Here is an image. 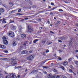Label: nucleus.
<instances>
[{
  "label": "nucleus",
  "instance_id": "1",
  "mask_svg": "<svg viewBox=\"0 0 78 78\" xmlns=\"http://www.w3.org/2000/svg\"><path fill=\"white\" fill-rule=\"evenodd\" d=\"M8 34L9 35V36H10L12 37H14L15 36L14 35V33L11 31H9Z\"/></svg>",
  "mask_w": 78,
  "mask_h": 78
},
{
  "label": "nucleus",
  "instance_id": "2",
  "mask_svg": "<svg viewBox=\"0 0 78 78\" xmlns=\"http://www.w3.org/2000/svg\"><path fill=\"white\" fill-rule=\"evenodd\" d=\"M27 28L28 29V31L30 33H31L33 31V29L31 26L30 25H28L27 26Z\"/></svg>",
  "mask_w": 78,
  "mask_h": 78
},
{
  "label": "nucleus",
  "instance_id": "3",
  "mask_svg": "<svg viewBox=\"0 0 78 78\" xmlns=\"http://www.w3.org/2000/svg\"><path fill=\"white\" fill-rule=\"evenodd\" d=\"M33 58H34L33 56L31 55L27 57V59L28 60H32V59H33Z\"/></svg>",
  "mask_w": 78,
  "mask_h": 78
},
{
  "label": "nucleus",
  "instance_id": "4",
  "mask_svg": "<svg viewBox=\"0 0 78 78\" xmlns=\"http://www.w3.org/2000/svg\"><path fill=\"white\" fill-rule=\"evenodd\" d=\"M3 43L5 45H7L8 44V41L6 40H4L3 41Z\"/></svg>",
  "mask_w": 78,
  "mask_h": 78
},
{
  "label": "nucleus",
  "instance_id": "5",
  "mask_svg": "<svg viewBox=\"0 0 78 78\" xmlns=\"http://www.w3.org/2000/svg\"><path fill=\"white\" fill-rule=\"evenodd\" d=\"M10 75L11 78H17V76L13 74H10Z\"/></svg>",
  "mask_w": 78,
  "mask_h": 78
},
{
  "label": "nucleus",
  "instance_id": "6",
  "mask_svg": "<svg viewBox=\"0 0 78 78\" xmlns=\"http://www.w3.org/2000/svg\"><path fill=\"white\" fill-rule=\"evenodd\" d=\"M0 48H2V49H5L6 47V46L5 45L0 44Z\"/></svg>",
  "mask_w": 78,
  "mask_h": 78
},
{
  "label": "nucleus",
  "instance_id": "7",
  "mask_svg": "<svg viewBox=\"0 0 78 78\" xmlns=\"http://www.w3.org/2000/svg\"><path fill=\"white\" fill-rule=\"evenodd\" d=\"M16 45H17V43L16 42V41H13V42H12V45H13V46H16Z\"/></svg>",
  "mask_w": 78,
  "mask_h": 78
},
{
  "label": "nucleus",
  "instance_id": "8",
  "mask_svg": "<svg viewBox=\"0 0 78 78\" xmlns=\"http://www.w3.org/2000/svg\"><path fill=\"white\" fill-rule=\"evenodd\" d=\"M2 22V23H6V22L5 20V18H3V20H0V22Z\"/></svg>",
  "mask_w": 78,
  "mask_h": 78
},
{
  "label": "nucleus",
  "instance_id": "9",
  "mask_svg": "<svg viewBox=\"0 0 78 78\" xmlns=\"http://www.w3.org/2000/svg\"><path fill=\"white\" fill-rule=\"evenodd\" d=\"M1 60L2 61H8V58H1Z\"/></svg>",
  "mask_w": 78,
  "mask_h": 78
},
{
  "label": "nucleus",
  "instance_id": "10",
  "mask_svg": "<svg viewBox=\"0 0 78 78\" xmlns=\"http://www.w3.org/2000/svg\"><path fill=\"white\" fill-rule=\"evenodd\" d=\"M21 37L23 38H26V34H23L21 35Z\"/></svg>",
  "mask_w": 78,
  "mask_h": 78
},
{
  "label": "nucleus",
  "instance_id": "11",
  "mask_svg": "<svg viewBox=\"0 0 78 78\" xmlns=\"http://www.w3.org/2000/svg\"><path fill=\"white\" fill-rule=\"evenodd\" d=\"M0 11L1 12H5V10L1 8L0 9Z\"/></svg>",
  "mask_w": 78,
  "mask_h": 78
},
{
  "label": "nucleus",
  "instance_id": "12",
  "mask_svg": "<svg viewBox=\"0 0 78 78\" xmlns=\"http://www.w3.org/2000/svg\"><path fill=\"white\" fill-rule=\"evenodd\" d=\"M68 64V63L67 62H63V65L64 66H67V64Z\"/></svg>",
  "mask_w": 78,
  "mask_h": 78
},
{
  "label": "nucleus",
  "instance_id": "13",
  "mask_svg": "<svg viewBox=\"0 0 78 78\" xmlns=\"http://www.w3.org/2000/svg\"><path fill=\"white\" fill-rule=\"evenodd\" d=\"M52 78H60V76H58V75H57V76H52Z\"/></svg>",
  "mask_w": 78,
  "mask_h": 78
},
{
  "label": "nucleus",
  "instance_id": "14",
  "mask_svg": "<svg viewBox=\"0 0 78 78\" xmlns=\"http://www.w3.org/2000/svg\"><path fill=\"white\" fill-rule=\"evenodd\" d=\"M74 63L78 67V61H74Z\"/></svg>",
  "mask_w": 78,
  "mask_h": 78
},
{
  "label": "nucleus",
  "instance_id": "15",
  "mask_svg": "<svg viewBox=\"0 0 78 78\" xmlns=\"http://www.w3.org/2000/svg\"><path fill=\"white\" fill-rule=\"evenodd\" d=\"M37 41H38V40L37 39H36L33 42L34 44H36V42H37Z\"/></svg>",
  "mask_w": 78,
  "mask_h": 78
},
{
  "label": "nucleus",
  "instance_id": "16",
  "mask_svg": "<svg viewBox=\"0 0 78 78\" xmlns=\"http://www.w3.org/2000/svg\"><path fill=\"white\" fill-rule=\"evenodd\" d=\"M66 39V37H63L60 38V39L61 40H64Z\"/></svg>",
  "mask_w": 78,
  "mask_h": 78
},
{
  "label": "nucleus",
  "instance_id": "17",
  "mask_svg": "<svg viewBox=\"0 0 78 78\" xmlns=\"http://www.w3.org/2000/svg\"><path fill=\"white\" fill-rule=\"evenodd\" d=\"M2 6H4V7L5 8H7L8 6H7V5H6L2 4Z\"/></svg>",
  "mask_w": 78,
  "mask_h": 78
},
{
  "label": "nucleus",
  "instance_id": "18",
  "mask_svg": "<svg viewBox=\"0 0 78 78\" xmlns=\"http://www.w3.org/2000/svg\"><path fill=\"white\" fill-rule=\"evenodd\" d=\"M38 72V70L37 69L33 71L32 72H31V73H34V72Z\"/></svg>",
  "mask_w": 78,
  "mask_h": 78
},
{
  "label": "nucleus",
  "instance_id": "19",
  "mask_svg": "<svg viewBox=\"0 0 78 78\" xmlns=\"http://www.w3.org/2000/svg\"><path fill=\"white\" fill-rule=\"evenodd\" d=\"M48 78H52L53 77H51V75L50 74H49L48 75Z\"/></svg>",
  "mask_w": 78,
  "mask_h": 78
},
{
  "label": "nucleus",
  "instance_id": "20",
  "mask_svg": "<svg viewBox=\"0 0 78 78\" xmlns=\"http://www.w3.org/2000/svg\"><path fill=\"white\" fill-rule=\"evenodd\" d=\"M16 11H17V10H12V11L11 13H15L16 12Z\"/></svg>",
  "mask_w": 78,
  "mask_h": 78
},
{
  "label": "nucleus",
  "instance_id": "21",
  "mask_svg": "<svg viewBox=\"0 0 78 78\" xmlns=\"http://www.w3.org/2000/svg\"><path fill=\"white\" fill-rule=\"evenodd\" d=\"M68 60L69 62H72V58H70L69 59H68Z\"/></svg>",
  "mask_w": 78,
  "mask_h": 78
},
{
  "label": "nucleus",
  "instance_id": "22",
  "mask_svg": "<svg viewBox=\"0 0 78 78\" xmlns=\"http://www.w3.org/2000/svg\"><path fill=\"white\" fill-rule=\"evenodd\" d=\"M12 64H13V65H15V64H17V63L16 62H12Z\"/></svg>",
  "mask_w": 78,
  "mask_h": 78
},
{
  "label": "nucleus",
  "instance_id": "23",
  "mask_svg": "<svg viewBox=\"0 0 78 78\" xmlns=\"http://www.w3.org/2000/svg\"><path fill=\"white\" fill-rule=\"evenodd\" d=\"M17 27L14 26L12 27V28L13 30H16Z\"/></svg>",
  "mask_w": 78,
  "mask_h": 78
},
{
  "label": "nucleus",
  "instance_id": "24",
  "mask_svg": "<svg viewBox=\"0 0 78 78\" xmlns=\"http://www.w3.org/2000/svg\"><path fill=\"white\" fill-rule=\"evenodd\" d=\"M2 39L4 40H6V37L4 36L2 37Z\"/></svg>",
  "mask_w": 78,
  "mask_h": 78
},
{
  "label": "nucleus",
  "instance_id": "25",
  "mask_svg": "<svg viewBox=\"0 0 78 78\" xmlns=\"http://www.w3.org/2000/svg\"><path fill=\"white\" fill-rule=\"evenodd\" d=\"M58 11L59 12H63L64 10L61 9H59L58 10Z\"/></svg>",
  "mask_w": 78,
  "mask_h": 78
},
{
  "label": "nucleus",
  "instance_id": "26",
  "mask_svg": "<svg viewBox=\"0 0 78 78\" xmlns=\"http://www.w3.org/2000/svg\"><path fill=\"white\" fill-rule=\"evenodd\" d=\"M3 74H0V78H3Z\"/></svg>",
  "mask_w": 78,
  "mask_h": 78
},
{
  "label": "nucleus",
  "instance_id": "27",
  "mask_svg": "<svg viewBox=\"0 0 78 78\" xmlns=\"http://www.w3.org/2000/svg\"><path fill=\"white\" fill-rule=\"evenodd\" d=\"M10 23H14V21L12 20H10Z\"/></svg>",
  "mask_w": 78,
  "mask_h": 78
},
{
  "label": "nucleus",
  "instance_id": "28",
  "mask_svg": "<svg viewBox=\"0 0 78 78\" xmlns=\"http://www.w3.org/2000/svg\"><path fill=\"white\" fill-rule=\"evenodd\" d=\"M11 60L12 61H15V60H16V58L14 59V58H12L11 59Z\"/></svg>",
  "mask_w": 78,
  "mask_h": 78
},
{
  "label": "nucleus",
  "instance_id": "29",
  "mask_svg": "<svg viewBox=\"0 0 78 78\" xmlns=\"http://www.w3.org/2000/svg\"><path fill=\"white\" fill-rule=\"evenodd\" d=\"M69 71L70 72H71V73H73L72 70L71 69H69Z\"/></svg>",
  "mask_w": 78,
  "mask_h": 78
},
{
  "label": "nucleus",
  "instance_id": "30",
  "mask_svg": "<svg viewBox=\"0 0 78 78\" xmlns=\"http://www.w3.org/2000/svg\"><path fill=\"white\" fill-rule=\"evenodd\" d=\"M28 52L27 51L24 50V53L25 54H27L28 53Z\"/></svg>",
  "mask_w": 78,
  "mask_h": 78
},
{
  "label": "nucleus",
  "instance_id": "31",
  "mask_svg": "<svg viewBox=\"0 0 78 78\" xmlns=\"http://www.w3.org/2000/svg\"><path fill=\"white\" fill-rule=\"evenodd\" d=\"M6 78H11V76H10L8 75L7 76Z\"/></svg>",
  "mask_w": 78,
  "mask_h": 78
},
{
  "label": "nucleus",
  "instance_id": "32",
  "mask_svg": "<svg viewBox=\"0 0 78 78\" xmlns=\"http://www.w3.org/2000/svg\"><path fill=\"white\" fill-rule=\"evenodd\" d=\"M61 68L62 69V70H64L65 69L64 68V66H62L61 67Z\"/></svg>",
  "mask_w": 78,
  "mask_h": 78
},
{
  "label": "nucleus",
  "instance_id": "33",
  "mask_svg": "<svg viewBox=\"0 0 78 78\" xmlns=\"http://www.w3.org/2000/svg\"><path fill=\"white\" fill-rule=\"evenodd\" d=\"M21 54H25V50L21 52Z\"/></svg>",
  "mask_w": 78,
  "mask_h": 78
},
{
  "label": "nucleus",
  "instance_id": "34",
  "mask_svg": "<svg viewBox=\"0 0 78 78\" xmlns=\"http://www.w3.org/2000/svg\"><path fill=\"white\" fill-rule=\"evenodd\" d=\"M17 15H20L21 16H22V15H23V14L21 13H17Z\"/></svg>",
  "mask_w": 78,
  "mask_h": 78
},
{
  "label": "nucleus",
  "instance_id": "35",
  "mask_svg": "<svg viewBox=\"0 0 78 78\" xmlns=\"http://www.w3.org/2000/svg\"><path fill=\"white\" fill-rule=\"evenodd\" d=\"M62 78H67L66 76H62Z\"/></svg>",
  "mask_w": 78,
  "mask_h": 78
},
{
  "label": "nucleus",
  "instance_id": "36",
  "mask_svg": "<svg viewBox=\"0 0 78 78\" xmlns=\"http://www.w3.org/2000/svg\"><path fill=\"white\" fill-rule=\"evenodd\" d=\"M46 43V41H42V43L43 44H45Z\"/></svg>",
  "mask_w": 78,
  "mask_h": 78
},
{
  "label": "nucleus",
  "instance_id": "37",
  "mask_svg": "<svg viewBox=\"0 0 78 78\" xmlns=\"http://www.w3.org/2000/svg\"><path fill=\"white\" fill-rule=\"evenodd\" d=\"M50 15H51V16H53L54 14H53V12H51L50 13Z\"/></svg>",
  "mask_w": 78,
  "mask_h": 78
},
{
  "label": "nucleus",
  "instance_id": "38",
  "mask_svg": "<svg viewBox=\"0 0 78 78\" xmlns=\"http://www.w3.org/2000/svg\"><path fill=\"white\" fill-rule=\"evenodd\" d=\"M70 67L71 68V69H73V66H72V65H70Z\"/></svg>",
  "mask_w": 78,
  "mask_h": 78
},
{
  "label": "nucleus",
  "instance_id": "39",
  "mask_svg": "<svg viewBox=\"0 0 78 78\" xmlns=\"http://www.w3.org/2000/svg\"><path fill=\"white\" fill-rule=\"evenodd\" d=\"M58 58L59 60H60V61H61L62 60V58H61L60 57H59Z\"/></svg>",
  "mask_w": 78,
  "mask_h": 78
},
{
  "label": "nucleus",
  "instance_id": "40",
  "mask_svg": "<svg viewBox=\"0 0 78 78\" xmlns=\"http://www.w3.org/2000/svg\"><path fill=\"white\" fill-rule=\"evenodd\" d=\"M58 41L59 42H61V43H62V41H61V40H58Z\"/></svg>",
  "mask_w": 78,
  "mask_h": 78
},
{
  "label": "nucleus",
  "instance_id": "41",
  "mask_svg": "<svg viewBox=\"0 0 78 78\" xmlns=\"http://www.w3.org/2000/svg\"><path fill=\"white\" fill-rule=\"evenodd\" d=\"M27 42H28V41H26L24 44H23V45H26V44H27Z\"/></svg>",
  "mask_w": 78,
  "mask_h": 78
},
{
  "label": "nucleus",
  "instance_id": "42",
  "mask_svg": "<svg viewBox=\"0 0 78 78\" xmlns=\"http://www.w3.org/2000/svg\"><path fill=\"white\" fill-rule=\"evenodd\" d=\"M22 9H20L18 10V12H20V11H21Z\"/></svg>",
  "mask_w": 78,
  "mask_h": 78
},
{
  "label": "nucleus",
  "instance_id": "43",
  "mask_svg": "<svg viewBox=\"0 0 78 78\" xmlns=\"http://www.w3.org/2000/svg\"><path fill=\"white\" fill-rule=\"evenodd\" d=\"M32 7L33 8H36V6L35 5H33L32 6Z\"/></svg>",
  "mask_w": 78,
  "mask_h": 78
},
{
  "label": "nucleus",
  "instance_id": "44",
  "mask_svg": "<svg viewBox=\"0 0 78 78\" xmlns=\"http://www.w3.org/2000/svg\"><path fill=\"white\" fill-rule=\"evenodd\" d=\"M48 52H49V50H48V49L46 51V53H48Z\"/></svg>",
  "mask_w": 78,
  "mask_h": 78
},
{
  "label": "nucleus",
  "instance_id": "45",
  "mask_svg": "<svg viewBox=\"0 0 78 78\" xmlns=\"http://www.w3.org/2000/svg\"><path fill=\"white\" fill-rule=\"evenodd\" d=\"M43 73H45V74H47V72L45 71H43Z\"/></svg>",
  "mask_w": 78,
  "mask_h": 78
},
{
  "label": "nucleus",
  "instance_id": "46",
  "mask_svg": "<svg viewBox=\"0 0 78 78\" xmlns=\"http://www.w3.org/2000/svg\"><path fill=\"white\" fill-rule=\"evenodd\" d=\"M43 68H44V69H47V66H43Z\"/></svg>",
  "mask_w": 78,
  "mask_h": 78
},
{
  "label": "nucleus",
  "instance_id": "47",
  "mask_svg": "<svg viewBox=\"0 0 78 78\" xmlns=\"http://www.w3.org/2000/svg\"><path fill=\"white\" fill-rule=\"evenodd\" d=\"M4 52H5L6 53H8V51L7 50H5L4 51Z\"/></svg>",
  "mask_w": 78,
  "mask_h": 78
},
{
  "label": "nucleus",
  "instance_id": "48",
  "mask_svg": "<svg viewBox=\"0 0 78 78\" xmlns=\"http://www.w3.org/2000/svg\"><path fill=\"white\" fill-rule=\"evenodd\" d=\"M19 32L20 33H22V29H20V31H19Z\"/></svg>",
  "mask_w": 78,
  "mask_h": 78
},
{
  "label": "nucleus",
  "instance_id": "49",
  "mask_svg": "<svg viewBox=\"0 0 78 78\" xmlns=\"http://www.w3.org/2000/svg\"><path fill=\"white\" fill-rule=\"evenodd\" d=\"M22 67H22V66H20L18 67V69H20V68H22Z\"/></svg>",
  "mask_w": 78,
  "mask_h": 78
},
{
  "label": "nucleus",
  "instance_id": "50",
  "mask_svg": "<svg viewBox=\"0 0 78 78\" xmlns=\"http://www.w3.org/2000/svg\"><path fill=\"white\" fill-rule=\"evenodd\" d=\"M51 5H54V3H53L51 2Z\"/></svg>",
  "mask_w": 78,
  "mask_h": 78
},
{
  "label": "nucleus",
  "instance_id": "51",
  "mask_svg": "<svg viewBox=\"0 0 78 78\" xmlns=\"http://www.w3.org/2000/svg\"><path fill=\"white\" fill-rule=\"evenodd\" d=\"M28 19H29V18H24L25 20H28Z\"/></svg>",
  "mask_w": 78,
  "mask_h": 78
},
{
  "label": "nucleus",
  "instance_id": "52",
  "mask_svg": "<svg viewBox=\"0 0 78 78\" xmlns=\"http://www.w3.org/2000/svg\"><path fill=\"white\" fill-rule=\"evenodd\" d=\"M57 22L59 24H61V22L60 21H57Z\"/></svg>",
  "mask_w": 78,
  "mask_h": 78
},
{
  "label": "nucleus",
  "instance_id": "53",
  "mask_svg": "<svg viewBox=\"0 0 78 78\" xmlns=\"http://www.w3.org/2000/svg\"><path fill=\"white\" fill-rule=\"evenodd\" d=\"M52 42L49 43L48 44V45H50V44H52Z\"/></svg>",
  "mask_w": 78,
  "mask_h": 78
},
{
  "label": "nucleus",
  "instance_id": "54",
  "mask_svg": "<svg viewBox=\"0 0 78 78\" xmlns=\"http://www.w3.org/2000/svg\"><path fill=\"white\" fill-rule=\"evenodd\" d=\"M55 8L56 7H54L52 9H51V10H54V9H55Z\"/></svg>",
  "mask_w": 78,
  "mask_h": 78
},
{
  "label": "nucleus",
  "instance_id": "55",
  "mask_svg": "<svg viewBox=\"0 0 78 78\" xmlns=\"http://www.w3.org/2000/svg\"><path fill=\"white\" fill-rule=\"evenodd\" d=\"M50 33H52V34H54V32H52V31H50Z\"/></svg>",
  "mask_w": 78,
  "mask_h": 78
},
{
  "label": "nucleus",
  "instance_id": "56",
  "mask_svg": "<svg viewBox=\"0 0 78 78\" xmlns=\"http://www.w3.org/2000/svg\"><path fill=\"white\" fill-rule=\"evenodd\" d=\"M38 14H39V13H37L36 14H35V15H33V16H37V15H38Z\"/></svg>",
  "mask_w": 78,
  "mask_h": 78
},
{
  "label": "nucleus",
  "instance_id": "57",
  "mask_svg": "<svg viewBox=\"0 0 78 78\" xmlns=\"http://www.w3.org/2000/svg\"><path fill=\"white\" fill-rule=\"evenodd\" d=\"M47 11H52V10L51 9V10H48Z\"/></svg>",
  "mask_w": 78,
  "mask_h": 78
},
{
  "label": "nucleus",
  "instance_id": "58",
  "mask_svg": "<svg viewBox=\"0 0 78 78\" xmlns=\"http://www.w3.org/2000/svg\"><path fill=\"white\" fill-rule=\"evenodd\" d=\"M34 23H37V22L36 21H34Z\"/></svg>",
  "mask_w": 78,
  "mask_h": 78
},
{
  "label": "nucleus",
  "instance_id": "59",
  "mask_svg": "<svg viewBox=\"0 0 78 78\" xmlns=\"http://www.w3.org/2000/svg\"><path fill=\"white\" fill-rule=\"evenodd\" d=\"M32 51H29V53H32Z\"/></svg>",
  "mask_w": 78,
  "mask_h": 78
},
{
  "label": "nucleus",
  "instance_id": "60",
  "mask_svg": "<svg viewBox=\"0 0 78 78\" xmlns=\"http://www.w3.org/2000/svg\"><path fill=\"white\" fill-rule=\"evenodd\" d=\"M25 72H27V69H26V70H25Z\"/></svg>",
  "mask_w": 78,
  "mask_h": 78
},
{
  "label": "nucleus",
  "instance_id": "61",
  "mask_svg": "<svg viewBox=\"0 0 78 78\" xmlns=\"http://www.w3.org/2000/svg\"><path fill=\"white\" fill-rule=\"evenodd\" d=\"M75 51H76V52L78 53V50H75Z\"/></svg>",
  "mask_w": 78,
  "mask_h": 78
},
{
  "label": "nucleus",
  "instance_id": "62",
  "mask_svg": "<svg viewBox=\"0 0 78 78\" xmlns=\"http://www.w3.org/2000/svg\"><path fill=\"white\" fill-rule=\"evenodd\" d=\"M48 8L51 9V6H48Z\"/></svg>",
  "mask_w": 78,
  "mask_h": 78
},
{
  "label": "nucleus",
  "instance_id": "63",
  "mask_svg": "<svg viewBox=\"0 0 78 78\" xmlns=\"http://www.w3.org/2000/svg\"><path fill=\"white\" fill-rule=\"evenodd\" d=\"M54 56H55V57H56V54H54Z\"/></svg>",
  "mask_w": 78,
  "mask_h": 78
},
{
  "label": "nucleus",
  "instance_id": "64",
  "mask_svg": "<svg viewBox=\"0 0 78 78\" xmlns=\"http://www.w3.org/2000/svg\"><path fill=\"white\" fill-rule=\"evenodd\" d=\"M76 57L78 59V55H76Z\"/></svg>",
  "mask_w": 78,
  "mask_h": 78
}]
</instances>
